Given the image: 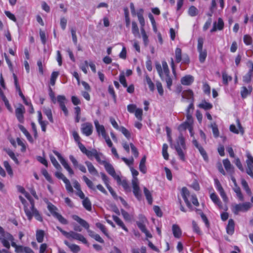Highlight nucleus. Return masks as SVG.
I'll return each instance as SVG.
<instances>
[{
  "label": "nucleus",
  "mask_w": 253,
  "mask_h": 253,
  "mask_svg": "<svg viewBox=\"0 0 253 253\" xmlns=\"http://www.w3.org/2000/svg\"><path fill=\"white\" fill-rule=\"evenodd\" d=\"M155 68L161 79L165 81L167 83V86L169 89L172 84V79L170 75V71L167 62L165 60L162 61V65L158 61L155 63Z\"/></svg>",
  "instance_id": "1"
},
{
  "label": "nucleus",
  "mask_w": 253,
  "mask_h": 253,
  "mask_svg": "<svg viewBox=\"0 0 253 253\" xmlns=\"http://www.w3.org/2000/svg\"><path fill=\"white\" fill-rule=\"evenodd\" d=\"M25 197L28 200L30 203L29 206H25L24 208V211L29 220H31L33 217L38 221L42 222L43 218L38 210L35 207V202L30 194L26 192L24 194Z\"/></svg>",
  "instance_id": "2"
},
{
  "label": "nucleus",
  "mask_w": 253,
  "mask_h": 253,
  "mask_svg": "<svg viewBox=\"0 0 253 253\" xmlns=\"http://www.w3.org/2000/svg\"><path fill=\"white\" fill-rule=\"evenodd\" d=\"M143 9L140 8L137 12V17L140 25V31L142 35V37L143 41L144 44L145 46H147L149 43L148 36L145 30V20L143 16Z\"/></svg>",
  "instance_id": "3"
},
{
  "label": "nucleus",
  "mask_w": 253,
  "mask_h": 253,
  "mask_svg": "<svg viewBox=\"0 0 253 253\" xmlns=\"http://www.w3.org/2000/svg\"><path fill=\"white\" fill-rule=\"evenodd\" d=\"M47 209L51 214L57 219L60 223L64 225H66L68 223V220L57 212L58 210L55 206L49 202H47Z\"/></svg>",
  "instance_id": "4"
},
{
  "label": "nucleus",
  "mask_w": 253,
  "mask_h": 253,
  "mask_svg": "<svg viewBox=\"0 0 253 253\" xmlns=\"http://www.w3.org/2000/svg\"><path fill=\"white\" fill-rule=\"evenodd\" d=\"M0 241L3 246L8 250L10 248L9 242L14 241L13 236L9 233L5 232L1 226H0Z\"/></svg>",
  "instance_id": "5"
},
{
  "label": "nucleus",
  "mask_w": 253,
  "mask_h": 253,
  "mask_svg": "<svg viewBox=\"0 0 253 253\" xmlns=\"http://www.w3.org/2000/svg\"><path fill=\"white\" fill-rule=\"evenodd\" d=\"M81 151L84 154L88 159H92L93 157H94L97 162L99 163L101 160L100 159V156H102V154L98 153L95 149H92L91 150H88L86 149L84 146H81Z\"/></svg>",
  "instance_id": "6"
},
{
  "label": "nucleus",
  "mask_w": 253,
  "mask_h": 253,
  "mask_svg": "<svg viewBox=\"0 0 253 253\" xmlns=\"http://www.w3.org/2000/svg\"><path fill=\"white\" fill-rule=\"evenodd\" d=\"M174 53L175 61L176 63L182 62L183 64H188L190 63V58L187 54H184L182 58V50L180 48L176 47Z\"/></svg>",
  "instance_id": "7"
},
{
  "label": "nucleus",
  "mask_w": 253,
  "mask_h": 253,
  "mask_svg": "<svg viewBox=\"0 0 253 253\" xmlns=\"http://www.w3.org/2000/svg\"><path fill=\"white\" fill-rule=\"evenodd\" d=\"M99 164L104 166L106 171L110 175H111L114 178V179H115L117 181H121V177L116 174L114 167L110 163L104 160L101 161Z\"/></svg>",
  "instance_id": "8"
},
{
  "label": "nucleus",
  "mask_w": 253,
  "mask_h": 253,
  "mask_svg": "<svg viewBox=\"0 0 253 253\" xmlns=\"http://www.w3.org/2000/svg\"><path fill=\"white\" fill-rule=\"evenodd\" d=\"M72 218L78 222L83 227L87 230L90 237L92 238H93V236L95 235L96 233L89 229V225L86 221L77 215H73L72 216Z\"/></svg>",
  "instance_id": "9"
},
{
  "label": "nucleus",
  "mask_w": 253,
  "mask_h": 253,
  "mask_svg": "<svg viewBox=\"0 0 253 253\" xmlns=\"http://www.w3.org/2000/svg\"><path fill=\"white\" fill-rule=\"evenodd\" d=\"M252 207V204L250 202H245L242 204L235 205L232 209L233 213L238 214L240 211H247Z\"/></svg>",
  "instance_id": "10"
},
{
  "label": "nucleus",
  "mask_w": 253,
  "mask_h": 253,
  "mask_svg": "<svg viewBox=\"0 0 253 253\" xmlns=\"http://www.w3.org/2000/svg\"><path fill=\"white\" fill-rule=\"evenodd\" d=\"M53 153L57 157L58 160L62 165L63 167L68 171L69 175L72 176L74 175V172L73 170L70 167L68 162L62 156V155L57 151H53Z\"/></svg>",
  "instance_id": "11"
},
{
  "label": "nucleus",
  "mask_w": 253,
  "mask_h": 253,
  "mask_svg": "<svg viewBox=\"0 0 253 253\" xmlns=\"http://www.w3.org/2000/svg\"><path fill=\"white\" fill-rule=\"evenodd\" d=\"M65 237L68 239L72 238L73 239L80 241L83 244L87 245L88 246H89L88 242L85 238L80 233H78L74 231L67 232V234L65 235Z\"/></svg>",
  "instance_id": "12"
},
{
  "label": "nucleus",
  "mask_w": 253,
  "mask_h": 253,
  "mask_svg": "<svg viewBox=\"0 0 253 253\" xmlns=\"http://www.w3.org/2000/svg\"><path fill=\"white\" fill-rule=\"evenodd\" d=\"M181 195L187 207L190 211H192L193 208L190 201L192 194H190L189 191L186 187H184L182 188Z\"/></svg>",
  "instance_id": "13"
},
{
  "label": "nucleus",
  "mask_w": 253,
  "mask_h": 253,
  "mask_svg": "<svg viewBox=\"0 0 253 253\" xmlns=\"http://www.w3.org/2000/svg\"><path fill=\"white\" fill-rule=\"evenodd\" d=\"M25 113V108L24 106L19 104L18 107L15 109V116L20 123L23 124L24 122V115Z\"/></svg>",
  "instance_id": "14"
},
{
  "label": "nucleus",
  "mask_w": 253,
  "mask_h": 253,
  "mask_svg": "<svg viewBox=\"0 0 253 253\" xmlns=\"http://www.w3.org/2000/svg\"><path fill=\"white\" fill-rule=\"evenodd\" d=\"M215 187L217 191L219 192L220 196L222 198L224 202H226L228 201V198L226 194L220 183L219 180L217 178L214 179Z\"/></svg>",
  "instance_id": "15"
},
{
  "label": "nucleus",
  "mask_w": 253,
  "mask_h": 253,
  "mask_svg": "<svg viewBox=\"0 0 253 253\" xmlns=\"http://www.w3.org/2000/svg\"><path fill=\"white\" fill-rule=\"evenodd\" d=\"M131 183L133 188V194L138 200H140L141 198V194L139 186L138 179L135 178L134 180H132Z\"/></svg>",
  "instance_id": "16"
},
{
  "label": "nucleus",
  "mask_w": 253,
  "mask_h": 253,
  "mask_svg": "<svg viewBox=\"0 0 253 253\" xmlns=\"http://www.w3.org/2000/svg\"><path fill=\"white\" fill-rule=\"evenodd\" d=\"M100 175L101 176L102 179L106 187L110 192V194L112 196L114 197H117V195L115 192L114 191L113 188L110 185V182L109 178L107 176V175L104 172H100Z\"/></svg>",
  "instance_id": "17"
},
{
  "label": "nucleus",
  "mask_w": 253,
  "mask_h": 253,
  "mask_svg": "<svg viewBox=\"0 0 253 253\" xmlns=\"http://www.w3.org/2000/svg\"><path fill=\"white\" fill-rule=\"evenodd\" d=\"M192 143L198 149L204 161L208 162L209 161V157L204 148L198 143L195 139L192 140Z\"/></svg>",
  "instance_id": "18"
},
{
  "label": "nucleus",
  "mask_w": 253,
  "mask_h": 253,
  "mask_svg": "<svg viewBox=\"0 0 253 253\" xmlns=\"http://www.w3.org/2000/svg\"><path fill=\"white\" fill-rule=\"evenodd\" d=\"M82 132L86 136H89L92 133L93 126L90 123H85L82 125Z\"/></svg>",
  "instance_id": "19"
},
{
  "label": "nucleus",
  "mask_w": 253,
  "mask_h": 253,
  "mask_svg": "<svg viewBox=\"0 0 253 253\" xmlns=\"http://www.w3.org/2000/svg\"><path fill=\"white\" fill-rule=\"evenodd\" d=\"M236 124L239 129L236 128L235 125L232 124L229 127L230 131L235 134H238L239 132H240L242 134H243L244 133V129L242 126L239 119L236 120Z\"/></svg>",
  "instance_id": "20"
},
{
  "label": "nucleus",
  "mask_w": 253,
  "mask_h": 253,
  "mask_svg": "<svg viewBox=\"0 0 253 253\" xmlns=\"http://www.w3.org/2000/svg\"><path fill=\"white\" fill-rule=\"evenodd\" d=\"M231 179L234 184V187L233 188V191L236 193L239 200L240 201H243L244 200L243 195L241 192L240 187L238 186L236 183L235 178L234 177H232Z\"/></svg>",
  "instance_id": "21"
},
{
  "label": "nucleus",
  "mask_w": 253,
  "mask_h": 253,
  "mask_svg": "<svg viewBox=\"0 0 253 253\" xmlns=\"http://www.w3.org/2000/svg\"><path fill=\"white\" fill-rule=\"evenodd\" d=\"M139 221H136V224L142 232L147 229L145 223L147 222V220L145 216L142 214L139 215Z\"/></svg>",
  "instance_id": "22"
},
{
  "label": "nucleus",
  "mask_w": 253,
  "mask_h": 253,
  "mask_svg": "<svg viewBox=\"0 0 253 253\" xmlns=\"http://www.w3.org/2000/svg\"><path fill=\"white\" fill-rule=\"evenodd\" d=\"M253 91V87L252 85H249L248 87L243 86L241 88V96L242 98L245 99L249 95H251Z\"/></svg>",
  "instance_id": "23"
},
{
  "label": "nucleus",
  "mask_w": 253,
  "mask_h": 253,
  "mask_svg": "<svg viewBox=\"0 0 253 253\" xmlns=\"http://www.w3.org/2000/svg\"><path fill=\"white\" fill-rule=\"evenodd\" d=\"M94 125L96 131L99 135L101 134L102 137L105 136L107 135L104 126L100 125L97 120L94 121Z\"/></svg>",
  "instance_id": "24"
},
{
  "label": "nucleus",
  "mask_w": 253,
  "mask_h": 253,
  "mask_svg": "<svg viewBox=\"0 0 253 253\" xmlns=\"http://www.w3.org/2000/svg\"><path fill=\"white\" fill-rule=\"evenodd\" d=\"M224 28V22L222 18H219L218 19L217 24L214 22L212 28L211 30V32L212 33L216 31L217 30H222Z\"/></svg>",
  "instance_id": "25"
},
{
  "label": "nucleus",
  "mask_w": 253,
  "mask_h": 253,
  "mask_svg": "<svg viewBox=\"0 0 253 253\" xmlns=\"http://www.w3.org/2000/svg\"><path fill=\"white\" fill-rule=\"evenodd\" d=\"M226 232L228 235H232L235 230V222L233 219H229L226 227Z\"/></svg>",
  "instance_id": "26"
},
{
  "label": "nucleus",
  "mask_w": 253,
  "mask_h": 253,
  "mask_svg": "<svg viewBox=\"0 0 253 253\" xmlns=\"http://www.w3.org/2000/svg\"><path fill=\"white\" fill-rule=\"evenodd\" d=\"M172 231L173 236L175 238H180L182 235V231L177 224H173L172 226Z\"/></svg>",
  "instance_id": "27"
},
{
  "label": "nucleus",
  "mask_w": 253,
  "mask_h": 253,
  "mask_svg": "<svg viewBox=\"0 0 253 253\" xmlns=\"http://www.w3.org/2000/svg\"><path fill=\"white\" fill-rule=\"evenodd\" d=\"M182 97L190 100L191 102L194 101V93L191 89L183 91L182 92Z\"/></svg>",
  "instance_id": "28"
},
{
  "label": "nucleus",
  "mask_w": 253,
  "mask_h": 253,
  "mask_svg": "<svg viewBox=\"0 0 253 253\" xmlns=\"http://www.w3.org/2000/svg\"><path fill=\"white\" fill-rule=\"evenodd\" d=\"M223 164L227 172L230 174H232L234 172V168L228 159L223 160Z\"/></svg>",
  "instance_id": "29"
},
{
  "label": "nucleus",
  "mask_w": 253,
  "mask_h": 253,
  "mask_svg": "<svg viewBox=\"0 0 253 253\" xmlns=\"http://www.w3.org/2000/svg\"><path fill=\"white\" fill-rule=\"evenodd\" d=\"M194 82V78L191 75H186L181 79V83L184 85H189Z\"/></svg>",
  "instance_id": "30"
},
{
  "label": "nucleus",
  "mask_w": 253,
  "mask_h": 253,
  "mask_svg": "<svg viewBox=\"0 0 253 253\" xmlns=\"http://www.w3.org/2000/svg\"><path fill=\"white\" fill-rule=\"evenodd\" d=\"M18 127L20 130L23 132V133L25 135L27 140L31 143L34 142V140L31 135L28 132V131L26 129V128L21 125H18Z\"/></svg>",
  "instance_id": "31"
},
{
  "label": "nucleus",
  "mask_w": 253,
  "mask_h": 253,
  "mask_svg": "<svg viewBox=\"0 0 253 253\" xmlns=\"http://www.w3.org/2000/svg\"><path fill=\"white\" fill-rule=\"evenodd\" d=\"M13 77L14 79V85H15L16 91H18V94H19V96L21 97V98H24L25 96L23 94L22 90L20 88V86L18 83V81L17 76L14 73L13 74Z\"/></svg>",
  "instance_id": "32"
},
{
  "label": "nucleus",
  "mask_w": 253,
  "mask_h": 253,
  "mask_svg": "<svg viewBox=\"0 0 253 253\" xmlns=\"http://www.w3.org/2000/svg\"><path fill=\"white\" fill-rule=\"evenodd\" d=\"M113 219L116 222V223L121 227L123 230L126 232H128V229L125 226L123 221L117 216L113 215L112 216Z\"/></svg>",
  "instance_id": "33"
},
{
  "label": "nucleus",
  "mask_w": 253,
  "mask_h": 253,
  "mask_svg": "<svg viewBox=\"0 0 253 253\" xmlns=\"http://www.w3.org/2000/svg\"><path fill=\"white\" fill-rule=\"evenodd\" d=\"M85 164L86 165L88 170L89 172L92 175H97L98 174V171L97 169L95 168L94 166L92 165V164L89 162V161H86L85 162Z\"/></svg>",
  "instance_id": "34"
},
{
  "label": "nucleus",
  "mask_w": 253,
  "mask_h": 253,
  "mask_svg": "<svg viewBox=\"0 0 253 253\" xmlns=\"http://www.w3.org/2000/svg\"><path fill=\"white\" fill-rule=\"evenodd\" d=\"M198 107L205 110H209L213 107L212 104L208 102L205 100H202V102L198 105Z\"/></svg>",
  "instance_id": "35"
},
{
  "label": "nucleus",
  "mask_w": 253,
  "mask_h": 253,
  "mask_svg": "<svg viewBox=\"0 0 253 253\" xmlns=\"http://www.w3.org/2000/svg\"><path fill=\"white\" fill-rule=\"evenodd\" d=\"M131 32L134 37H140L139 28L137 23L134 21L131 23Z\"/></svg>",
  "instance_id": "36"
},
{
  "label": "nucleus",
  "mask_w": 253,
  "mask_h": 253,
  "mask_svg": "<svg viewBox=\"0 0 253 253\" xmlns=\"http://www.w3.org/2000/svg\"><path fill=\"white\" fill-rule=\"evenodd\" d=\"M10 242L11 246L15 248V252L16 253H24L25 247H23L21 245H18L13 241Z\"/></svg>",
  "instance_id": "37"
},
{
  "label": "nucleus",
  "mask_w": 253,
  "mask_h": 253,
  "mask_svg": "<svg viewBox=\"0 0 253 253\" xmlns=\"http://www.w3.org/2000/svg\"><path fill=\"white\" fill-rule=\"evenodd\" d=\"M82 204L84 208L88 211H91L92 210L91 203L88 197L84 198L82 201Z\"/></svg>",
  "instance_id": "38"
},
{
  "label": "nucleus",
  "mask_w": 253,
  "mask_h": 253,
  "mask_svg": "<svg viewBox=\"0 0 253 253\" xmlns=\"http://www.w3.org/2000/svg\"><path fill=\"white\" fill-rule=\"evenodd\" d=\"M181 147L183 150L186 149V145L185 143V139L182 134L180 135L176 141V144L175 146Z\"/></svg>",
  "instance_id": "39"
},
{
  "label": "nucleus",
  "mask_w": 253,
  "mask_h": 253,
  "mask_svg": "<svg viewBox=\"0 0 253 253\" xmlns=\"http://www.w3.org/2000/svg\"><path fill=\"white\" fill-rule=\"evenodd\" d=\"M210 198L215 205H217L219 208H221L222 203L215 193L213 192L211 194Z\"/></svg>",
  "instance_id": "40"
},
{
  "label": "nucleus",
  "mask_w": 253,
  "mask_h": 253,
  "mask_svg": "<svg viewBox=\"0 0 253 253\" xmlns=\"http://www.w3.org/2000/svg\"><path fill=\"white\" fill-rule=\"evenodd\" d=\"M175 150L177 152V155L179 159L183 162H185L186 160L185 153L183 151V148L181 147L175 146Z\"/></svg>",
  "instance_id": "41"
},
{
  "label": "nucleus",
  "mask_w": 253,
  "mask_h": 253,
  "mask_svg": "<svg viewBox=\"0 0 253 253\" xmlns=\"http://www.w3.org/2000/svg\"><path fill=\"white\" fill-rule=\"evenodd\" d=\"M144 193L149 205H152L153 198L150 191L145 187L143 188Z\"/></svg>",
  "instance_id": "42"
},
{
  "label": "nucleus",
  "mask_w": 253,
  "mask_h": 253,
  "mask_svg": "<svg viewBox=\"0 0 253 253\" xmlns=\"http://www.w3.org/2000/svg\"><path fill=\"white\" fill-rule=\"evenodd\" d=\"M44 232L42 230H38L36 231V239L38 243H42L43 241Z\"/></svg>",
  "instance_id": "43"
},
{
  "label": "nucleus",
  "mask_w": 253,
  "mask_h": 253,
  "mask_svg": "<svg viewBox=\"0 0 253 253\" xmlns=\"http://www.w3.org/2000/svg\"><path fill=\"white\" fill-rule=\"evenodd\" d=\"M199 53V61L201 63H203L207 58V52L206 49L198 51Z\"/></svg>",
  "instance_id": "44"
},
{
  "label": "nucleus",
  "mask_w": 253,
  "mask_h": 253,
  "mask_svg": "<svg viewBox=\"0 0 253 253\" xmlns=\"http://www.w3.org/2000/svg\"><path fill=\"white\" fill-rule=\"evenodd\" d=\"M83 179L89 189L93 191H95L96 190V188L94 186L93 182L90 179H89L85 175H84L83 176Z\"/></svg>",
  "instance_id": "45"
},
{
  "label": "nucleus",
  "mask_w": 253,
  "mask_h": 253,
  "mask_svg": "<svg viewBox=\"0 0 253 253\" xmlns=\"http://www.w3.org/2000/svg\"><path fill=\"white\" fill-rule=\"evenodd\" d=\"M241 184L247 195L249 196H251L252 195V191L248 185L247 182L245 179H242L241 181Z\"/></svg>",
  "instance_id": "46"
},
{
  "label": "nucleus",
  "mask_w": 253,
  "mask_h": 253,
  "mask_svg": "<svg viewBox=\"0 0 253 253\" xmlns=\"http://www.w3.org/2000/svg\"><path fill=\"white\" fill-rule=\"evenodd\" d=\"M95 226L98 228H99L105 236H106L107 237H109V235L107 231V230L104 224H102L100 222H97L95 224Z\"/></svg>",
  "instance_id": "47"
},
{
  "label": "nucleus",
  "mask_w": 253,
  "mask_h": 253,
  "mask_svg": "<svg viewBox=\"0 0 253 253\" xmlns=\"http://www.w3.org/2000/svg\"><path fill=\"white\" fill-rule=\"evenodd\" d=\"M72 134L75 141L78 144L79 148L81 149V148H82L81 146H84V145L81 142V138L78 133L76 131H73L72 132Z\"/></svg>",
  "instance_id": "48"
},
{
  "label": "nucleus",
  "mask_w": 253,
  "mask_h": 253,
  "mask_svg": "<svg viewBox=\"0 0 253 253\" xmlns=\"http://www.w3.org/2000/svg\"><path fill=\"white\" fill-rule=\"evenodd\" d=\"M211 127L212 129V133L214 137L217 138L219 135L217 125L215 123H212L211 124Z\"/></svg>",
  "instance_id": "49"
},
{
  "label": "nucleus",
  "mask_w": 253,
  "mask_h": 253,
  "mask_svg": "<svg viewBox=\"0 0 253 253\" xmlns=\"http://www.w3.org/2000/svg\"><path fill=\"white\" fill-rule=\"evenodd\" d=\"M3 166L5 168L8 174L11 177H12L13 176V172L12 169L9 165L8 162L4 161L3 162Z\"/></svg>",
  "instance_id": "50"
},
{
  "label": "nucleus",
  "mask_w": 253,
  "mask_h": 253,
  "mask_svg": "<svg viewBox=\"0 0 253 253\" xmlns=\"http://www.w3.org/2000/svg\"><path fill=\"white\" fill-rule=\"evenodd\" d=\"M191 124L189 123L184 122L178 126V130L179 131H182L186 130L187 129H189L191 126Z\"/></svg>",
  "instance_id": "51"
},
{
  "label": "nucleus",
  "mask_w": 253,
  "mask_h": 253,
  "mask_svg": "<svg viewBox=\"0 0 253 253\" xmlns=\"http://www.w3.org/2000/svg\"><path fill=\"white\" fill-rule=\"evenodd\" d=\"M168 145L166 143H164L162 147V155L163 158L166 160H168L169 159V155L168 152Z\"/></svg>",
  "instance_id": "52"
},
{
  "label": "nucleus",
  "mask_w": 253,
  "mask_h": 253,
  "mask_svg": "<svg viewBox=\"0 0 253 253\" xmlns=\"http://www.w3.org/2000/svg\"><path fill=\"white\" fill-rule=\"evenodd\" d=\"M59 75V72L58 71H54L52 73L50 79V84L52 86H54L55 84L56 80Z\"/></svg>",
  "instance_id": "53"
},
{
  "label": "nucleus",
  "mask_w": 253,
  "mask_h": 253,
  "mask_svg": "<svg viewBox=\"0 0 253 253\" xmlns=\"http://www.w3.org/2000/svg\"><path fill=\"white\" fill-rule=\"evenodd\" d=\"M222 82L223 84L225 85L228 84V82L231 81L232 80V78L231 76H228L225 72H222Z\"/></svg>",
  "instance_id": "54"
},
{
  "label": "nucleus",
  "mask_w": 253,
  "mask_h": 253,
  "mask_svg": "<svg viewBox=\"0 0 253 253\" xmlns=\"http://www.w3.org/2000/svg\"><path fill=\"white\" fill-rule=\"evenodd\" d=\"M188 13L190 16L194 17L198 14V10L195 6L192 5L189 8Z\"/></svg>",
  "instance_id": "55"
},
{
  "label": "nucleus",
  "mask_w": 253,
  "mask_h": 253,
  "mask_svg": "<svg viewBox=\"0 0 253 253\" xmlns=\"http://www.w3.org/2000/svg\"><path fill=\"white\" fill-rule=\"evenodd\" d=\"M57 100L58 102L60 107L64 106L67 101L66 97L64 95H59L57 96Z\"/></svg>",
  "instance_id": "56"
},
{
  "label": "nucleus",
  "mask_w": 253,
  "mask_h": 253,
  "mask_svg": "<svg viewBox=\"0 0 253 253\" xmlns=\"http://www.w3.org/2000/svg\"><path fill=\"white\" fill-rule=\"evenodd\" d=\"M243 41L246 45H250L253 43V39L249 35H245L243 37Z\"/></svg>",
  "instance_id": "57"
},
{
  "label": "nucleus",
  "mask_w": 253,
  "mask_h": 253,
  "mask_svg": "<svg viewBox=\"0 0 253 253\" xmlns=\"http://www.w3.org/2000/svg\"><path fill=\"white\" fill-rule=\"evenodd\" d=\"M196 211H199V213L200 214L201 217L203 221L205 223L206 226L208 228H209L210 227V222L206 215L201 210L197 209Z\"/></svg>",
  "instance_id": "58"
},
{
  "label": "nucleus",
  "mask_w": 253,
  "mask_h": 253,
  "mask_svg": "<svg viewBox=\"0 0 253 253\" xmlns=\"http://www.w3.org/2000/svg\"><path fill=\"white\" fill-rule=\"evenodd\" d=\"M145 79L148 85L150 90L152 92L154 91L155 89V85L152 82L151 78L148 75H146L145 76Z\"/></svg>",
  "instance_id": "59"
},
{
  "label": "nucleus",
  "mask_w": 253,
  "mask_h": 253,
  "mask_svg": "<svg viewBox=\"0 0 253 253\" xmlns=\"http://www.w3.org/2000/svg\"><path fill=\"white\" fill-rule=\"evenodd\" d=\"M192 224L193 231L198 235H201L202 231L196 222L195 220H193Z\"/></svg>",
  "instance_id": "60"
},
{
  "label": "nucleus",
  "mask_w": 253,
  "mask_h": 253,
  "mask_svg": "<svg viewBox=\"0 0 253 253\" xmlns=\"http://www.w3.org/2000/svg\"><path fill=\"white\" fill-rule=\"evenodd\" d=\"M44 114L47 116L48 119L51 123H53L51 110L49 108L45 109L43 111Z\"/></svg>",
  "instance_id": "61"
},
{
  "label": "nucleus",
  "mask_w": 253,
  "mask_h": 253,
  "mask_svg": "<svg viewBox=\"0 0 253 253\" xmlns=\"http://www.w3.org/2000/svg\"><path fill=\"white\" fill-rule=\"evenodd\" d=\"M65 184L66 189L68 193H73L74 192L73 188L70 183V182L68 179H66L65 181H64Z\"/></svg>",
  "instance_id": "62"
},
{
  "label": "nucleus",
  "mask_w": 253,
  "mask_h": 253,
  "mask_svg": "<svg viewBox=\"0 0 253 253\" xmlns=\"http://www.w3.org/2000/svg\"><path fill=\"white\" fill-rule=\"evenodd\" d=\"M119 130L122 132L127 139H129L130 138V133L126 127L123 126H121Z\"/></svg>",
  "instance_id": "63"
},
{
  "label": "nucleus",
  "mask_w": 253,
  "mask_h": 253,
  "mask_svg": "<svg viewBox=\"0 0 253 253\" xmlns=\"http://www.w3.org/2000/svg\"><path fill=\"white\" fill-rule=\"evenodd\" d=\"M134 115L139 121L142 120L143 110L141 108H137L134 113Z\"/></svg>",
  "instance_id": "64"
}]
</instances>
